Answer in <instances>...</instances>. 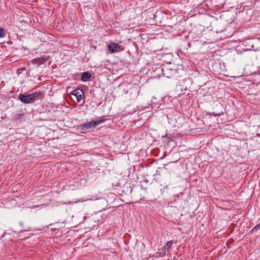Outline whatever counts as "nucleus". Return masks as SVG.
I'll return each instance as SVG.
<instances>
[{
  "label": "nucleus",
  "mask_w": 260,
  "mask_h": 260,
  "mask_svg": "<svg viewBox=\"0 0 260 260\" xmlns=\"http://www.w3.org/2000/svg\"><path fill=\"white\" fill-rule=\"evenodd\" d=\"M91 74L88 72H84L81 76V80L83 82L87 81L91 77Z\"/></svg>",
  "instance_id": "423d86ee"
},
{
  "label": "nucleus",
  "mask_w": 260,
  "mask_h": 260,
  "mask_svg": "<svg viewBox=\"0 0 260 260\" xmlns=\"http://www.w3.org/2000/svg\"><path fill=\"white\" fill-rule=\"evenodd\" d=\"M20 70H24V69H23V68L18 69L17 71L18 74H19L21 73V72H20Z\"/></svg>",
  "instance_id": "f8f14e48"
},
{
  "label": "nucleus",
  "mask_w": 260,
  "mask_h": 260,
  "mask_svg": "<svg viewBox=\"0 0 260 260\" xmlns=\"http://www.w3.org/2000/svg\"><path fill=\"white\" fill-rule=\"evenodd\" d=\"M106 120L104 118H99L95 120H91L89 122H84L80 125L82 130H89L94 128L97 125L104 122Z\"/></svg>",
  "instance_id": "f03ea898"
},
{
  "label": "nucleus",
  "mask_w": 260,
  "mask_h": 260,
  "mask_svg": "<svg viewBox=\"0 0 260 260\" xmlns=\"http://www.w3.org/2000/svg\"><path fill=\"white\" fill-rule=\"evenodd\" d=\"M48 60V57L46 55H43L40 57L36 58L31 60L32 64H36L38 66H41L46 61Z\"/></svg>",
  "instance_id": "20e7f679"
},
{
  "label": "nucleus",
  "mask_w": 260,
  "mask_h": 260,
  "mask_svg": "<svg viewBox=\"0 0 260 260\" xmlns=\"http://www.w3.org/2000/svg\"><path fill=\"white\" fill-rule=\"evenodd\" d=\"M41 92H35L28 95L20 94L19 99L20 101L24 104H29L34 102L37 99H40L42 96Z\"/></svg>",
  "instance_id": "f257e3e1"
},
{
  "label": "nucleus",
  "mask_w": 260,
  "mask_h": 260,
  "mask_svg": "<svg viewBox=\"0 0 260 260\" xmlns=\"http://www.w3.org/2000/svg\"><path fill=\"white\" fill-rule=\"evenodd\" d=\"M6 34L5 29L3 27H0V38H4Z\"/></svg>",
  "instance_id": "6e6552de"
},
{
  "label": "nucleus",
  "mask_w": 260,
  "mask_h": 260,
  "mask_svg": "<svg viewBox=\"0 0 260 260\" xmlns=\"http://www.w3.org/2000/svg\"><path fill=\"white\" fill-rule=\"evenodd\" d=\"M213 115H216V116H217V115L219 116V115H220V114H215V113H213Z\"/></svg>",
  "instance_id": "4468645a"
},
{
  "label": "nucleus",
  "mask_w": 260,
  "mask_h": 260,
  "mask_svg": "<svg viewBox=\"0 0 260 260\" xmlns=\"http://www.w3.org/2000/svg\"><path fill=\"white\" fill-rule=\"evenodd\" d=\"M72 94L76 96V100L78 103L82 102V104H84L85 101L84 100V92L81 89L77 88L73 90Z\"/></svg>",
  "instance_id": "7ed1b4c3"
},
{
  "label": "nucleus",
  "mask_w": 260,
  "mask_h": 260,
  "mask_svg": "<svg viewBox=\"0 0 260 260\" xmlns=\"http://www.w3.org/2000/svg\"><path fill=\"white\" fill-rule=\"evenodd\" d=\"M173 243V241L171 240L170 241L167 242V243L166 244V246L164 248V249H169Z\"/></svg>",
  "instance_id": "1a4fd4ad"
},
{
  "label": "nucleus",
  "mask_w": 260,
  "mask_h": 260,
  "mask_svg": "<svg viewBox=\"0 0 260 260\" xmlns=\"http://www.w3.org/2000/svg\"><path fill=\"white\" fill-rule=\"evenodd\" d=\"M183 194V193L182 192H181L180 194V195H182Z\"/></svg>",
  "instance_id": "2eb2a0df"
},
{
  "label": "nucleus",
  "mask_w": 260,
  "mask_h": 260,
  "mask_svg": "<svg viewBox=\"0 0 260 260\" xmlns=\"http://www.w3.org/2000/svg\"><path fill=\"white\" fill-rule=\"evenodd\" d=\"M260 230V222L256 225L250 231V234H252L255 231H257L258 230Z\"/></svg>",
  "instance_id": "0eeeda50"
},
{
  "label": "nucleus",
  "mask_w": 260,
  "mask_h": 260,
  "mask_svg": "<svg viewBox=\"0 0 260 260\" xmlns=\"http://www.w3.org/2000/svg\"><path fill=\"white\" fill-rule=\"evenodd\" d=\"M167 70H168L167 69H166L165 70H162V72H164V75L166 76V77L168 78H170V77L169 76V74L167 73Z\"/></svg>",
  "instance_id": "9d476101"
},
{
  "label": "nucleus",
  "mask_w": 260,
  "mask_h": 260,
  "mask_svg": "<svg viewBox=\"0 0 260 260\" xmlns=\"http://www.w3.org/2000/svg\"><path fill=\"white\" fill-rule=\"evenodd\" d=\"M120 45L115 43H112L110 45H108V49L111 53H114L118 51Z\"/></svg>",
  "instance_id": "39448f33"
},
{
  "label": "nucleus",
  "mask_w": 260,
  "mask_h": 260,
  "mask_svg": "<svg viewBox=\"0 0 260 260\" xmlns=\"http://www.w3.org/2000/svg\"><path fill=\"white\" fill-rule=\"evenodd\" d=\"M171 71L172 72V73H176V71L175 70H171Z\"/></svg>",
  "instance_id": "ddd939ff"
},
{
  "label": "nucleus",
  "mask_w": 260,
  "mask_h": 260,
  "mask_svg": "<svg viewBox=\"0 0 260 260\" xmlns=\"http://www.w3.org/2000/svg\"><path fill=\"white\" fill-rule=\"evenodd\" d=\"M161 254L162 256H164L166 254V250L165 249H164L163 251L161 252Z\"/></svg>",
  "instance_id": "9b49d317"
}]
</instances>
